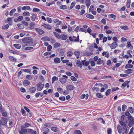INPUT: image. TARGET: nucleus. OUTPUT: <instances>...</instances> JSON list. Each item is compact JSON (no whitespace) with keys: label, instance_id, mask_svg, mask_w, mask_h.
<instances>
[{"label":"nucleus","instance_id":"1","mask_svg":"<svg viewBox=\"0 0 134 134\" xmlns=\"http://www.w3.org/2000/svg\"><path fill=\"white\" fill-rule=\"evenodd\" d=\"M23 41V43H24V46L27 45H30L32 43V40L30 37L24 38Z\"/></svg>","mask_w":134,"mask_h":134},{"label":"nucleus","instance_id":"2","mask_svg":"<svg viewBox=\"0 0 134 134\" xmlns=\"http://www.w3.org/2000/svg\"><path fill=\"white\" fill-rule=\"evenodd\" d=\"M20 128L21 130L19 131V134H26L27 133V129L22 125L21 126Z\"/></svg>","mask_w":134,"mask_h":134},{"label":"nucleus","instance_id":"3","mask_svg":"<svg viewBox=\"0 0 134 134\" xmlns=\"http://www.w3.org/2000/svg\"><path fill=\"white\" fill-rule=\"evenodd\" d=\"M36 86L37 87V89L38 91L41 90L44 86V85L42 84L41 82H40L37 84Z\"/></svg>","mask_w":134,"mask_h":134},{"label":"nucleus","instance_id":"4","mask_svg":"<svg viewBox=\"0 0 134 134\" xmlns=\"http://www.w3.org/2000/svg\"><path fill=\"white\" fill-rule=\"evenodd\" d=\"M63 77L60 79L59 81L62 83L64 84L66 82V79H68V77L65 75H63Z\"/></svg>","mask_w":134,"mask_h":134},{"label":"nucleus","instance_id":"5","mask_svg":"<svg viewBox=\"0 0 134 134\" xmlns=\"http://www.w3.org/2000/svg\"><path fill=\"white\" fill-rule=\"evenodd\" d=\"M119 123L124 129L126 130L127 129V126L126 125V124L125 122L121 121H119Z\"/></svg>","mask_w":134,"mask_h":134},{"label":"nucleus","instance_id":"6","mask_svg":"<svg viewBox=\"0 0 134 134\" xmlns=\"http://www.w3.org/2000/svg\"><path fill=\"white\" fill-rule=\"evenodd\" d=\"M35 29L40 35H42L44 33V32L42 30L37 28H35Z\"/></svg>","mask_w":134,"mask_h":134},{"label":"nucleus","instance_id":"7","mask_svg":"<svg viewBox=\"0 0 134 134\" xmlns=\"http://www.w3.org/2000/svg\"><path fill=\"white\" fill-rule=\"evenodd\" d=\"M69 39L70 41H74V42H78L79 41V35H78L76 39H74V38L71 36H70L69 37Z\"/></svg>","mask_w":134,"mask_h":134},{"label":"nucleus","instance_id":"8","mask_svg":"<svg viewBox=\"0 0 134 134\" xmlns=\"http://www.w3.org/2000/svg\"><path fill=\"white\" fill-rule=\"evenodd\" d=\"M29 92L32 93L35 92L36 90V88L35 87L32 86L29 88Z\"/></svg>","mask_w":134,"mask_h":134},{"label":"nucleus","instance_id":"9","mask_svg":"<svg viewBox=\"0 0 134 134\" xmlns=\"http://www.w3.org/2000/svg\"><path fill=\"white\" fill-rule=\"evenodd\" d=\"M104 64V62L103 60H102L101 58H99L98 59L97 63V64L98 65H100L101 64H102L103 65Z\"/></svg>","mask_w":134,"mask_h":134},{"label":"nucleus","instance_id":"10","mask_svg":"<svg viewBox=\"0 0 134 134\" xmlns=\"http://www.w3.org/2000/svg\"><path fill=\"white\" fill-rule=\"evenodd\" d=\"M68 38L67 35L64 34H62L60 35V39L63 40H66Z\"/></svg>","mask_w":134,"mask_h":134},{"label":"nucleus","instance_id":"11","mask_svg":"<svg viewBox=\"0 0 134 134\" xmlns=\"http://www.w3.org/2000/svg\"><path fill=\"white\" fill-rule=\"evenodd\" d=\"M66 88L68 91H72L74 90V87L72 85H68Z\"/></svg>","mask_w":134,"mask_h":134},{"label":"nucleus","instance_id":"12","mask_svg":"<svg viewBox=\"0 0 134 134\" xmlns=\"http://www.w3.org/2000/svg\"><path fill=\"white\" fill-rule=\"evenodd\" d=\"M41 40L43 41H49L50 40V38L49 37L45 36L42 37Z\"/></svg>","mask_w":134,"mask_h":134},{"label":"nucleus","instance_id":"13","mask_svg":"<svg viewBox=\"0 0 134 134\" xmlns=\"http://www.w3.org/2000/svg\"><path fill=\"white\" fill-rule=\"evenodd\" d=\"M118 46V44L116 42H113L110 46V48L111 49H114Z\"/></svg>","mask_w":134,"mask_h":134},{"label":"nucleus","instance_id":"14","mask_svg":"<svg viewBox=\"0 0 134 134\" xmlns=\"http://www.w3.org/2000/svg\"><path fill=\"white\" fill-rule=\"evenodd\" d=\"M37 14L34 13L32 14V15L31 16L30 18L32 21H34L37 18Z\"/></svg>","mask_w":134,"mask_h":134},{"label":"nucleus","instance_id":"15","mask_svg":"<svg viewBox=\"0 0 134 134\" xmlns=\"http://www.w3.org/2000/svg\"><path fill=\"white\" fill-rule=\"evenodd\" d=\"M23 84L25 86H27L30 84V82L27 80H24L23 82Z\"/></svg>","mask_w":134,"mask_h":134},{"label":"nucleus","instance_id":"16","mask_svg":"<svg viewBox=\"0 0 134 134\" xmlns=\"http://www.w3.org/2000/svg\"><path fill=\"white\" fill-rule=\"evenodd\" d=\"M117 129L118 130L119 133H121L122 132V128L119 125H118Z\"/></svg>","mask_w":134,"mask_h":134},{"label":"nucleus","instance_id":"17","mask_svg":"<svg viewBox=\"0 0 134 134\" xmlns=\"http://www.w3.org/2000/svg\"><path fill=\"white\" fill-rule=\"evenodd\" d=\"M83 65H85L86 67L89 64V62L88 61H86V60H84L82 62Z\"/></svg>","mask_w":134,"mask_h":134},{"label":"nucleus","instance_id":"18","mask_svg":"<svg viewBox=\"0 0 134 134\" xmlns=\"http://www.w3.org/2000/svg\"><path fill=\"white\" fill-rule=\"evenodd\" d=\"M74 54L77 57L76 58L78 59L79 58V55H80V53L79 51H75L74 53Z\"/></svg>","mask_w":134,"mask_h":134},{"label":"nucleus","instance_id":"19","mask_svg":"<svg viewBox=\"0 0 134 134\" xmlns=\"http://www.w3.org/2000/svg\"><path fill=\"white\" fill-rule=\"evenodd\" d=\"M43 26L45 28L48 29H51V26L49 24H44Z\"/></svg>","mask_w":134,"mask_h":134},{"label":"nucleus","instance_id":"20","mask_svg":"<svg viewBox=\"0 0 134 134\" xmlns=\"http://www.w3.org/2000/svg\"><path fill=\"white\" fill-rule=\"evenodd\" d=\"M54 61L56 63H59L60 62L59 58L58 57H56L54 58Z\"/></svg>","mask_w":134,"mask_h":134},{"label":"nucleus","instance_id":"21","mask_svg":"<svg viewBox=\"0 0 134 134\" xmlns=\"http://www.w3.org/2000/svg\"><path fill=\"white\" fill-rule=\"evenodd\" d=\"M22 9L23 10L26 9L31 10V9H30V7L29 6H25L22 8Z\"/></svg>","mask_w":134,"mask_h":134},{"label":"nucleus","instance_id":"22","mask_svg":"<svg viewBox=\"0 0 134 134\" xmlns=\"http://www.w3.org/2000/svg\"><path fill=\"white\" fill-rule=\"evenodd\" d=\"M96 95L97 97L100 98H101L103 97V95L100 93H96Z\"/></svg>","mask_w":134,"mask_h":134},{"label":"nucleus","instance_id":"23","mask_svg":"<svg viewBox=\"0 0 134 134\" xmlns=\"http://www.w3.org/2000/svg\"><path fill=\"white\" fill-rule=\"evenodd\" d=\"M85 3L86 6L88 8L90 7L91 4L90 1V0H86L85 1Z\"/></svg>","mask_w":134,"mask_h":134},{"label":"nucleus","instance_id":"24","mask_svg":"<svg viewBox=\"0 0 134 134\" xmlns=\"http://www.w3.org/2000/svg\"><path fill=\"white\" fill-rule=\"evenodd\" d=\"M22 126L23 127H25V128H26L29 127V126H31V125L29 124L28 123L25 122L24 124Z\"/></svg>","mask_w":134,"mask_h":134},{"label":"nucleus","instance_id":"25","mask_svg":"<svg viewBox=\"0 0 134 134\" xmlns=\"http://www.w3.org/2000/svg\"><path fill=\"white\" fill-rule=\"evenodd\" d=\"M130 82V81H125L122 84V86L123 87H125Z\"/></svg>","mask_w":134,"mask_h":134},{"label":"nucleus","instance_id":"26","mask_svg":"<svg viewBox=\"0 0 134 134\" xmlns=\"http://www.w3.org/2000/svg\"><path fill=\"white\" fill-rule=\"evenodd\" d=\"M7 122L5 120H0V124L2 125H4L7 123Z\"/></svg>","mask_w":134,"mask_h":134},{"label":"nucleus","instance_id":"27","mask_svg":"<svg viewBox=\"0 0 134 134\" xmlns=\"http://www.w3.org/2000/svg\"><path fill=\"white\" fill-rule=\"evenodd\" d=\"M14 46L16 49H19L21 48V45L18 44H14Z\"/></svg>","mask_w":134,"mask_h":134},{"label":"nucleus","instance_id":"28","mask_svg":"<svg viewBox=\"0 0 134 134\" xmlns=\"http://www.w3.org/2000/svg\"><path fill=\"white\" fill-rule=\"evenodd\" d=\"M42 130L44 132H48L49 131V130L48 129L45 127H43L42 128Z\"/></svg>","mask_w":134,"mask_h":134},{"label":"nucleus","instance_id":"29","mask_svg":"<svg viewBox=\"0 0 134 134\" xmlns=\"http://www.w3.org/2000/svg\"><path fill=\"white\" fill-rule=\"evenodd\" d=\"M53 33L54 35L58 38L60 39V35L58 33L55 32H53Z\"/></svg>","mask_w":134,"mask_h":134},{"label":"nucleus","instance_id":"30","mask_svg":"<svg viewBox=\"0 0 134 134\" xmlns=\"http://www.w3.org/2000/svg\"><path fill=\"white\" fill-rule=\"evenodd\" d=\"M132 65L130 64H127L126 65L125 68L126 69L132 68L133 67Z\"/></svg>","mask_w":134,"mask_h":134},{"label":"nucleus","instance_id":"31","mask_svg":"<svg viewBox=\"0 0 134 134\" xmlns=\"http://www.w3.org/2000/svg\"><path fill=\"white\" fill-rule=\"evenodd\" d=\"M120 27L121 29L125 30H127L129 29L128 27L126 25L121 26Z\"/></svg>","mask_w":134,"mask_h":134},{"label":"nucleus","instance_id":"32","mask_svg":"<svg viewBox=\"0 0 134 134\" xmlns=\"http://www.w3.org/2000/svg\"><path fill=\"white\" fill-rule=\"evenodd\" d=\"M9 60L12 61L16 62V59L13 57L10 56L9 57Z\"/></svg>","mask_w":134,"mask_h":134},{"label":"nucleus","instance_id":"33","mask_svg":"<svg viewBox=\"0 0 134 134\" xmlns=\"http://www.w3.org/2000/svg\"><path fill=\"white\" fill-rule=\"evenodd\" d=\"M30 13L28 12H24L23 14V16H29Z\"/></svg>","mask_w":134,"mask_h":134},{"label":"nucleus","instance_id":"34","mask_svg":"<svg viewBox=\"0 0 134 134\" xmlns=\"http://www.w3.org/2000/svg\"><path fill=\"white\" fill-rule=\"evenodd\" d=\"M133 71V70L130 69H128L127 70H126L124 71V72L125 73L127 74H130L132 73V71Z\"/></svg>","mask_w":134,"mask_h":134},{"label":"nucleus","instance_id":"35","mask_svg":"<svg viewBox=\"0 0 134 134\" xmlns=\"http://www.w3.org/2000/svg\"><path fill=\"white\" fill-rule=\"evenodd\" d=\"M58 80V77H56L55 76H53L52 79V83H53L55 81H57Z\"/></svg>","mask_w":134,"mask_h":134},{"label":"nucleus","instance_id":"36","mask_svg":"<svg viewBox=\"0 0 134 134\" xmlns=\"http://www.w3.org/2000/svg\"><path fill=\"white\" fill-rule=\"evenodd\" d=\"M21 70L22 71H23L25 72H27L28 73H30L31 71L29 69H21Z\"/></svg>","mask_w":134,"mask_h":134},{"label":"nucleus","instance_id":"37","mask_svg":"<svg viewBox=\"0 0 134 134\" xmlns=\"http://www.w3.org/2000/svg\"><path fill=\"white\" fill-rule=\"evenodd\" d=\"M87 18L90 19H93L94 18V16L92 15L89 14H87L86 15Z\"/></svg>","mask_w":134,"mask_h":134},{"label":"nucleus","instance_id":"38","mask_svg":"<svg viewBox=\"0 0 134 134\" xmlns=\"http://www.w3.org/2000/svg\"><path fill=\"white\" fill-rule=\"evenodd\" d=\"M9 27V25L8 24L6 25H4L2 26V28L3 30H6L8 29Z\"/></svg>","mask_w":134,"mask_h":134},{"label":"nucleus","instance_id":"39","mask_svg":"<svg viewBox=\"0 0 134 134\" xmlns=\"http://www.w3.org/2000/svg\"><path fill=\"white\" fill-rule=\"evenodd\" d=\"M16 10V9L15 8L13 9L10 12L9 14L10 16H12Z\"/></svg>","mask_w":134,"mask_h":134},{"label":"nucleus","instance_id":"40","mask_svg":"<svg viewBox=\"0 0 134 134\" xmlns=\"http://www.w3.org/2000/svg\"><path fill=\"white\" fill-rule=\"evenodd\" d=\"M60 8L62 9H65L67 8V7L66 5H62L60 7Z\"/></svg>","mask_w":134,"mask_h":134},{"label":"nucleus","instance_id":"41","mask_svg":"<svg viewBox=\"0 0 134 134\" xmlns=\"http://www.w3.org/2000/svg\"><path fill=\"white\" fill-rule=\"evenodd\" d=\"M74 133L76 134H82L81 132L79 130H75L74 131Z\"/></svg>","mask_w":134,"mask_h":134},{"label":"nucleus","instance_id":"42","mask_svg":"<svg viewBox=\"0 0 134 134\" xmlns=\"http://www.w3.org/2000/svg\"><path fill=\"white\" fill-rule=\"evenodd\" d=\"M4 2L7 1V4H5L3 5L2 7V8H5L7 5L9 4V2L8 0H4Z\"/></svg>","mask_w":134,"mask_h":134},{"label":"nucleus","instance_id":"43","mask_svg":"<svg viewBox=\"0 0 134 134\" xmlns=\"http://www.w3.org/2000/svg\"><path fill=\"white\" fill-rule=\"evenodd\" d=\"M57 91L59 92L60 93H62L63 92V89L61 88H58L57 89Z\"/></svg>","mask_w":134,"mask_h":134},{"label":"nucleus","instance_id":"44","mask_svg":"<svg viewBox=\"0 0 134 134\" xmlns=\"http://www.w3.org/2000/svg\"><path fill=\"white\" fill-rule=\"evenodd\" d=\"M35 25L34 23H31L29 24V26H30V28L31 29H33L34 26Z\"/></svg>","mask_w":134,"mask_h":134},{"label":"nucleus","instance_id":"45","mask_svg":"<svg viewBox=\"0 0 134 134\" xmlns=\"http://www.w3.org/2000/svg\"><path fill=\"white\" fill-rule=\"evenodd\" d=\"M60 46V44L59 43H57L54 44V47L55 48H58Z\"/></svg>","mask_w":134,"mask_h":134},{"label":"nucleus","instance_id":"46","mask_svg":"<svg viewBox=\"0 0 134 134\" xmlns=\"http://www.w3.org/2000/svg\"><path fill=\"white\" fill-rule=\"evenodd\" d=\"M59 99L62 101H64L65 100V97L63 96L60 97H59Z\"/></svg>","mask_w":134,"mask_h":134},{"label":"nucleus","instance_id":"47","mask_svg":"<svg viewBox=\"0 0 134 134\" xmlns=\"http://www.w3.org/2000/svg\"><path fill=\"white\" fill-rule=\"evenodd\" d=\"M75 2H72L71 3V4L70 7V9H72L73 8V7L75 6Z\"/></svg>","mask_w":134,"mask_h":134},{"label":"nucleus","instance_id":"48","mask_svg":"<svg viewBox=\"0 0 134 134\" xmlns=\"http://www.w3.org/2000/svg\"><path fill=\"white\" fill-rule=\"evenodd\" d=\"M111 91V90L110 89H108L105 92V95L107 96L110 94Z\"/></svg>","mask_w":134,"mask_h":134},{"label":"nucleus","instance_id":"49","mask_svg":"<svg viewBox=\"0 0 134 134\" xmlns=\"http://www.w3.org/2000/svg\"><path fill=\"white\" fill-rule=\"evenodd\" d=\"M40 9L37 8H34L32 10V11L33 12H38L40 11Z\"/></svg>","mask_w":134,"mask_h":134},{"label":"nucleus","instance_id":"50","mask_svg":"<svg viewBox=\"0 0 134 134\" xmlns=\"http://www.w3.org/2000/svg\"><path fill=\"white\" fill-rule=\"evenodd\" d=\"M26 78L28 80H31L32 78V76L31 75H27L26 76Z\"/></svg>","mask_w":134,"mask_h":134},{"label":"nucleus","instance_id":"51","mask_svg":"<svg viewBox=\"0 0 134 134\" xmlns=\"http://www.w3.org/2000/svg\"><path fill=\"white\" fill-rule=\"evenodd\" d=\"M93 60H91L90 62V63L91 65V66H95V63Z\"/></svg>","mask_w":134,"mask_h":134},{"label":"nucleus","instance_id":"52","mask_svg":"<svg viewBox=\"0 0 134 134\" xmlns=\"http://www.w3.org/2000/svg\"><path fill=\"white\" fill-rule=\"evenodd\" d=\"M94 8V6L92 5H91L89 9V11L91 12V10H93Z\"/></svg>","mask_w":134,"mask_h":134},{"label":"nucleus","instance_id":"53","mask_svg":"<svg viewBox=\"0 0 134 134\" xmlns=\"http://www.w3.org/2000/svg\"><path fill=\"white\" fill-rule=\"evenodd\" d=\"M130 121L129 122V124H131L134 125V119L133 118L131 120H130Z\"/></svg>","mask_w":134,"mask_h":134},{"label":"nucleus","instance_id":"54","mask_svg":"<svg viewBox=\"0 0 134 134\" xmlns=\"http://www.w3.org/2000/svg\"><path fill=\"white\" fill-rule=\"evenodd\" d=\"M21 111L22 112V115L25 116H26L25 111L23 109H22L21 110Z\"/></svg>","mask_w":134,"mask_h":134},{"label":"nucleus","instance_id":"55","mask_svg":"<svg viewBox=\"0 0 134 134\" xmlns=\"http://www.w3.org/2000/svg\"><path fill=\"white\" fill-rule=\"evenodd\" d=\"M23 17L22 16H20L17 18L18 21H21L23 19Z\"/></svg>","mask_w":134,"mask_h":134},{"label":"nucleus","instance_id":"56","mask_svg":"<svg viewBox=\"0 0 134 134\" xmlns=\"http://www.w3.org/2000/svg\"><path fill=\"white\" fill-rule=\"evenodd\" d=\"M71 79L73 81H76L77 80L76 79L74 76H72L70 77Z\"/></svg>","mask_w":134,"mask_h":134},{"label":"nucleus","instance_id":"57","mask_svg":"<svg viewBox=\"0 0 134 134\" xmlns=\"http://www.w3.org/2000/svg\"><path fill=\"white\" fill-rule=\"evenodd\" d=\"M127 106L125 105H123L122 106V110L123 111H125V109H126Z\"/></svg>","mask_w":134,"mask_h":134},{"label":"nucleus","instance_id":"58","mask_svg":"<svg viewBox=\"0 0 134 134\" xmlns=\"http://www.w3.org/2000/svg\"><path fill=\"white\" fill-rule=\"evenodd\" d=\"M129 110L131 113H133V108L132 107H130L129 108Z\"/></svg>","mask_w":134,"mask_h":134},{"label":"nucleus","instance_id":"59","mask_svg":"<svg viewBox=\"0 0 134 134\" xmlns=\"http://www.w3.org/2000/svg\"><path fill=\"white\" fill-rule=\"evenodd\" d=\"M21 23L24 24L26 26L28 25V24L25 21H23L21 22Z\"/></svg>","mask_w":134,"mask_h":134},{"label":"nucleus","instance_id":"60","mask_svg":"<svg viewBox=\"0 0 134 134\" xmlns=\"http://www.w3.org/2000/svg\"><path fill=\"white\" fill-rule=\"evenodd\" d=\"M33 49V48L32 47H28L25 48V50H31Z\"/></svg>","mask_w":134,"mask_h":134},{"label":"nucleus","instance_id":"61","mask_svg":"<svg viewBox=\"0 0 134 134\" xmlns=\"http://www.w3.org/2000/svg\"><path fill=\"white\" fill-rule=\"evenodd\" d=\"M85 13V11L83 9L81 10L79 13V14L80 15H82Z\"/></svg>","mask_w":134,"mask_h":134},{"label":"nucleus","instance_id":"62","mask_svg":"<svg viewBox=\"0 0 134 134\" xmlns=\"http://www.w3.org/2000/svg\"><path fill=\"white\" fill-rule=\"evenodd\" d=\"M51 130L54 132H56L57 131V128L55 127H52L51 128Z\"/></svg>","mask_w":134,"mask_h":134},{"label":"nucleus","instance_id":"63","mask_svg":"<svg viewBox=\"0 0 134 134\" xmlns=\"http://www.w3.org/2000/svg\"><path fill=\"white\" fill-rule=\"evenodd\" d=\"M127 39L124 37H122L121 38V42H124L125 41H127Z\"/></svg>","mask_w":134,"mask_h":134},{"label":"nucleus","instance_id":"64","mask_svg":"<svg viewBox=\"0 0 134 134\" xmlns=\"http://www.w3.org/2000/svg\"><path fill=\"white\" fill-rule=\"evenodd\" d=\"M112 131L111 128H109L108 129L107 133L108 134H111V133Z\"/></svg>","mask_w":134,"mask_h":134}]
</instances>
